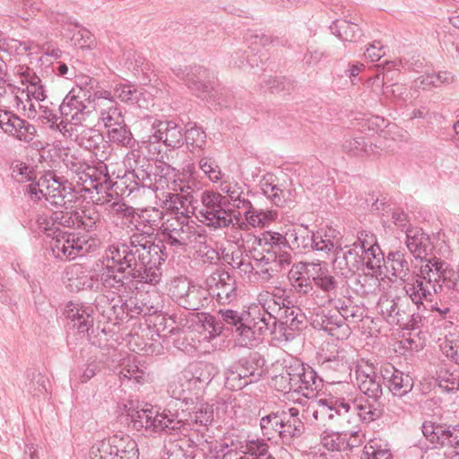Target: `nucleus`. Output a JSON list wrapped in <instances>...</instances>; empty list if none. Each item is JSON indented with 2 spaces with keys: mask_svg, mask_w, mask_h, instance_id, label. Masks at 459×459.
I'll return each instance as SVG.
<instances>
[{
  "mask_svg": "<svg viewBox=\"0 0 459 459\" xmlns=\"http://www.w3.org/2000/svg\"><path fill=\"white\" fill-rule=\"evenodd\" d=\"M449 264L439 258H429L420 266L415 275L403 280L404 297L420 308L423 300H431L434 294L442 290V285L450 278Z\"/></svg>",
  "mask_w": 459,
  "mask_h": 459,
  "instance_id": "f257e3e1",
  "label": "nucleus"
},
{
  "mask_svg": "<svg viewBox=\"0 0 459 459\" xmlns=\"http://www.w3.org/2000/svg\"><path fill=\"white\" fill-rule=\"evenodd\" d=\"M221 323L235 327L236 341L243 347H255L264 335L265 325L271 317L261 307L260 303L252 305L247 311L238 312L231 308H220L217 312Z\"/></svg>",
  "mask_w": 459,
  "mask_h": 459,
  "instance_id": "f03ea898",
  "label": "nucleus"
},
{
  "mask_svg": "<svg viewBox=\"0 0 459 459\" xmlns=\"http://www.w3.org/2000/svg\"><path fill=\"white\" fill-rule=\"evenodd\" d=\"M257 300L272 321L269 325H265L267 329L264 330V334L273 333L279 330L286 341L294 339L296 333L303 327L305 321V315L300 308L290 306V301L287 299L269 292L260 293Z\"/></svg>",
  "mask_w": 459,
  "mask_h": 459,
  "instance_id": "7ed1b4c3",
  "label": "nucleus"
},
{
  "mask_svg": "<svg viewBox=\"0 0 459 459\" xmlns=\"http://www.w3.org/2000/svg\"><path fill=\"white\" fill-rule=\"evenodd\" d=\"M66 168L74 174V180L81 188L79 192L91 193L96 191L97 197L91 196L96 204H105L113 198V194L108 190L113 187V183L107 172V166H90L75 157L65 160Z\"/></svg>",
  "mask_w": 459,
  "mask_h": 459,
  "instance_id": "20e7f679",
  "label": "nucleus"
},
{
  "mask_svg": "<svg viewBox=\"0 0 459 459\" xmlns=\"http://www.w3.org/2000/svg\"><path fill=\"white\" fill-rule=\"evenodd\" d=\"M163 248L174 252H186L205 241V235L199 232L194 221L186 219H168L160 226Z\"/></svg>",
  "mask_w": 459,
  "mask_h": 459,
  "instance_id": "39448f33",
  "label": "nucleus"
},
{
  "mask_svg": "<svg viewBox=\"0 0 459 459\" xmlns=\"http://www.w3.org/2000/svg\"><path fill=\"white\" fill-rule=\"evenodd\" d=\"M280 380L287 383L282 391L300 393L307 399L316 396L321 384V379L315 370L299 360H293L286 365L285 372L280 377Z\"/></svg>",
  "mask_w": 459,
  "mask_h": 459,
  "instance_id": "423d86ee",
  "label": "nucleus"
},
{
  "mask_svg": "<svg viewBox=\"0 0 459 459\" xmlns=\"http://www.w3.org/2000/svg\"><path fill=\"white\" fill-rule=\"evenodd\" d=\"M201 208L196 217L207 227L218 230L233 224L232 211L226 209V197L219 192L205 190L201 195Z\"/></svg>",
  "mask_w": 459,
  "mask_h": 459,
  "instance_id": "0eeeda50",
  "label": "nucleus"
},
{
  "mask_svg": "<svg viewBox=\"0 0 459 459\" xmlns=\"http://www.w3.org/2000/svg\"><path fill=\"white\" fill-rule=\"evenodd\" d=\"M91 100L82 89H72L64 98L59 111L62 120L56 126L60 133L83 124L91 112Z\"/></svg>",
  "mask_w": 459,
  "mask_h": 459,
  "instance_id": "6e6552de",
  "label": "nucleus"
},
{
  "mask_svg": "<svg viewBox=\"0 0 459 459\" xmlns=\"http://www.w3.org/2000/svg\"><path fill=\"white\" fill-rule=\"evenodd\" d=\"M51 179L52 181L44 178L36 183L27 185L25 192L29 198L34 202L45 198L51 205L61 207L72 203L74 195L71 184L56 176L51 177Z\"/></svg>",
  "mask_w": 459,
  "mask_h": 459,
  "instance_id": "1a4fd4ad",
  "label": "nucleus"
},
{
  "mask_svg": "<svg viewBox=\"0 0 459 459\" xmlns=\"http://www.w3.org/2000/svg\"><path fill=\"white\" fill-rule=\"evenodd\" d=\"M128 415L133 428L138 431L144 429L153 432L172 434L182 426L178 420V415L169 411L160 412L153 407L132 410Z\"/></svg>",
  "mask_w": 459,
  "mask_h": 459,
  "instance_id": "9d476101",
  "label": "nucleus"
},
{
  "mask_svg": "<svg viewBox=\"0 0 459 459\" xmlns=\"http://www.w3.org/2000/svg\"><path fill=\"white\" fill-rule=\"evenodd\" d=\"M90 455L91 459H138L139 453L130 436L116 434L95 443Z\"/></svg>",
  "mask_w": 459,
  "mask_h": 459,
  "instance_id": "9b49d317",
  "label": "nucleus"
},
{
  "mask_svg": "<svg viewBox=\"0 0 459 459\" xmlns=\"http://www.w3.org/2000/svg\"><path fill=\"white\" fill-rule=\"evenodd\" d=\"M78 229L94 232L99 242L111 244L121 237V230L117 225L108 223L92 205L77 210Z\"/></svg>",
  "mask_w": 459,
  "mask_h": 459,
  "instance_id": "f8f14e48",
  "label": "nucleus"
},
{
  "mask_svg": "<svg viewBox=\"0 0 459 459\" xmlns=\"http://www.w3.org/2000/svg\"><path fill=\"white\" fill-rule=\"evenodd\" d=\"M152 134L143 135L141 147L150 149L152 144L162 142L166 146L179 148L184 143L183 128L173 120L153 119L151 121Z\"/></svg>",
  "mask_w": 459,
  "mask_h": 459,
  "instance_id": "ddd939ff",
  "label": "nucleus"
},
{
  "mask_svg": "<svg viewBox=\"0 0 459 459\" xmlns=\"http://www.w3.org/2000/svg\"><path fill=\"white\" fill-rule=\"evenodd\" d=\"M21 76L22 95L26 105V116L30 119H35L38 116V108H41V101L47 98L45 87L41 79L29 67L20 66L17 72Z\"/></svg>",
  "mask_w": 459,
  "mask_h": 459,
  "instance_id": "4468645a",
  "label": "nucleus"
},
{
  "mask_svg": "<svg viewBox=\"0 0 459 459\" xmlns=\"http://www.w3.org/2000/svg\"><path fill=\"white\" fill-rule=\"evenodd\" d=\"M53 255L61 260H72L93 251V245L83 237L60 231L50 242Z\"/></svg>",
  "mask_w": 459,
  "mask_h": 459,
  "instance_id": "2eb2a0df",
  "label": "nucleus"
},
{
  "mask_svg": "<svg viewBox=\"0 0 459 459\" xmlns=\"http://www.w3.org/2000/svg\"><path fill=\"white\" fill-rule=\"evenodd\" d=\"M262 372L255 359L243 358L226 370L225 384L230 389L240 390L251 383L257 382Z\"/></svg>",
  "mask_w": 459,
  "mask_h": 459,
  "instance_id": "dca6fc26",
  "label": "nucleus"
},
{
  "mask_svg": "<svg viewBox=\"0 0 459 459\" xmlns=\"http://www.w3.org/2000/svg\"><path fill=\"white\" fill-rule=\"evenodd\" d=\"M381 379L383 378L377 374L373 363L365 359L358 362L355 368L356 384L361 393L375 402H377L383 394Z\"/></svg>",
  "mask_w": 459,
  "mask_h": 459,
  "instance_id": "f3484780",
  "label": "nucleus"
},
{
  "mask_svg": "<svg viewBox=\"0 0 459 459\" xmlns=\"http://www.w3.org/2000/svg\"><path fill=\"white\" fill-rule=\"evenodd\" d=\"M210 297L219 304L229 305L238 298L236 280L225 271H217L207 279Z\"/></svg>",
  "mask_w": 459,
  "mask_h": 459,
  "instance_id": "a211bd4d",
  "label": "nucleus"
},
{
  "mask_svg": "<svg viewBox=\"0 0 459 459\" xmlns=\"http://www.w3.org/2000/svg\"><path fill=\"white\" fill-rule=\"evenodd\" d=\"M422 433L424 437L433 445L441 446H450L456 450L453 456L459 455V426H444L432 421H425L422 424Z\"/></svg>",
  "mask_w": 459,
  "mask_h": 459,
  "instance_id": "6ab92c4d",
  "label": "nucleus"
},
{
  "mask_svg": "<svg viewBox=\"0 0 459 459\" xmlns=\"http://www.w3.org/2000/svg\"><path fill=\"white\" fill-rule=\"evenodd\" d=\"M309 266L308 272L312 282L317 289L327 294L326 299L319 305L330 304L333 301V295L335 296L339 289L340 281L330 273L327 264L324 262L311 263Z\"/></svg>",
  "mask_w": 459,
  "mask_h": 459,
  "instance_id": "aec40b11",
  "label": "nucleus"
},
{
  "mask_svg": "<svg viewBox=\"0 0 459 459\" xmlns=\"http://www.w3.org/2000/svg\"><path fill=\"white\" fill-rule=\"evenodd\" d=\"M173 173V168L166 163L158 167V171L152 175L146 169L142 168L134 169L128 172V178H132L135 186L134 188L142 186L148 187L157 192L160 189H164L167 183V178Z\"/></svg>",
  "mask_w": 459,
  "mask_h": 459,
  "instance_id": "412c9836",
  "label": "nucleus"
},
{
  "mask_svg": "<svg viewBox=\"0 0 459 459\" xmlns=\"http://www.w3.org/2000/svg\"><path fill=\"white\" fill-rule=\"evenodd\" d=\"M196 199L189 194L178 192H169L164 194L162 207L177 216L173 219H186L190 221L195 214V203Z\"/></svg>",
  "mask_w": 459,
  "mask_h": 459,
  "instance_id": "4be33fe9",
  "label": "nucleus"
},
{
  "mask_svg": "<svg viewBox=\"0 0 459 459\" xmlns=\"http://www.w3.org/2000/svg\"><path fill=\"white\" fill-rule=\"evenodd\" d=\"M312 325L314 327L327 332L337 340H345L351 334V328L343 322V318L336 311H322L315 315Z\"/></svg>",
  "mask_w": 459,
  "mask_h": 459,
  "instance_id": "5701e85b",
  "label": "nucleus"
},
{
  "mask_svg": "<svg viewBox=\"0 0 459 459\" xmlns=\"http://www.w3.org/2000/svg\"><path fill=\"white\" fill-rule=\"evenodd\" d=\"M380 375L394 396L403 397L413 388L414 383L411 376L396 369L390 363L381 366Z\"/></svg>",
  "mask_w": 459,
  "mask_h": 459,
  "instance_id": "b1692460",
  "label": "nucleus"
},
{
  "mask_svg": "<svg viewBox=\"0 0 459 459\" xmlns=\"http://www.w3.org/2000/svg\"><path fill=\"white\" fill-rule=\"evenodd\" d=\"M165 187L170 191H180L194 195L202 189V183L198 179L194 164H188L178 175H176L173 169V173L167 178Z\"/></svg>",
  "mask_w": 459,
  "mask_h": 459,
  "instance_id": "393cba45",
  "label": "nucleus"
},
{
  "mask_svg": "<svg viewBox=\"0 0 459 459\" xmlns=\"http://www.w3.org/2000/svg\"><path fill=\"white\" fill-rule=\"evenodd\" d=\"M302 410V418L310 424L326 426L336 417V411L326 399L306 401Z\"/></svg>",
  "mask_w": 459,
  "mask_h": 459,
  "instance_id": "a878e982",
  "label": "nucleus"
},
{
  "mask_svg": "<svg viewBox=\"0 0 459 459\" xmlns=\"http://www.w3.org/2000/svg\"><path fill=\"white\" fill-rule=\"evenodd\" d=\"M161 256L152 255L147 260L136 259L135 265H133L128 273L138 282L156 285L161 280V270L157 262L164 260Z\"/></svg>",
  "mask_w": 459,
  "mask_h": 459,
  "instance_id": "bb28decb",
  "label": "nucleus"
},
{
  "mask_svg": "<svg viewBox=\"0 0 459 459\" xmlns=\"http://www.w3.org/2000/svg\"><path fill=\"white\" fill-rule=\"evenodd\" d=\"M106 267L117 269L118 273L128 272L135 265L136 258L126 244H111L106 251Z\"/></svg>",
  "mask_w": 459,
  "mask_h": 459,
  "instance_id": "cd10ccee",
  "label": "nucleus"
},
{
  "mask_svg": "<svg viewBox=\"0 0 459 459\" xmlns=\"http://www.w3.org/2000/svg\"><path fill=\"white\" fill-rule=\"evenodd\" d=\"M65 315L79 333H88L93 326V308L90 306L70 301L65 308Z\"/></svg>",
  "mask_w": 459,
  "mask_h": 459,
  "instance_id": "c85d7f7f",
  "label": "nucleus"
},
{
  "mask_svg": "<svg viewBox=\"0 0 459 459\" xmlns=\"http://www.w3.org/2000/svg\"><path fill=\"white\" fill-rule=\"evenodd\" d=\"M181 423L176 431L184 432L189 429L198 430L199 427H207L213 421V405L207 403H200L189 411L186 419H178Z\"/></svg>",
  "mask_w": 459,
  "mask_h": 459,
  "instance_id": "c756f323",
  "label": "nucleus"
},
{
  "mask_svg": "<svg viewBox=\"0 0 459 459\" xmlns=\"http://www.w3.org/2000/svg\"><path fill=\"white\" fill-rule=\"evenodd\" d=\"M63 135L75 141L81 147L89 151L94 152L103 144V135L100 131L85 126L83 124L68 129V132L63 133Z\"/></svg>",
  "mask_w": 459,
  "mask_h": 459,
  "instance_id": "7c9ffc66",
  "label": "nucleus"
},
{
  "mask_svg": "<svg viewBox=\"0 0 459 459\" xmlns=\"http://www.w3.org/2000/svg\"><path fill=\"white\" fill-rule=\"evenodd\" d=\"M406 247L416 259L424 264L429 260L427 256L431 251V242L427 234L418 228L406 229Z\"/></svg>",
  "mask_w": 459,
  "mask_h": 459,
  "instance_id": "2f4dec72",
  "label": "nucleus"
},
{
  "mask_svg": "<svg viewBox=\"0 0 459 459\" xmlns=\"http://www.w3.org/2000/svg\"><path fill=\"white\" fill-rule=\"evenodd\" d=\"M346 251L340 256L336 254L335 264L344 278H350L363 265L362 251L354 243L345 247Z\"/></svg>",
  "mask_w": 459,
  "mask_h": 459,
  "instance_id": "473e14b6",
  "label": "nucleus"
},
{
  "mask_svg": "<svg viewBox=\"0 0 459 459\" xmlns=\"http://www.w3.org/2000/svg\"><path fill=\"white\" fill-rule=\"evenodd\" d=\"M69 286L73 290H100L98 274L91 273L81 264L71 265L67 272Z\"/></svg>",
  "mask_w": 459,
  "mask_h": 459,
  "instance_id": "72a5a7b5",
  "label": "nucleus"
},
{
  "mask_svg": "<svg viewBox=\"0 0 459 459\" xmlns=\"http://www.w3.org/2000/svg\"><path fill=\"white\" fill-rule=\"evenodd\" d=\"M132 219L136 231L152 236L158 228L160 229V224L163 219V212L153 207L146 208L140 213L134 214V218Z\"/></svg>",
  "mask_w": 459,
  "mask_h": 459,
  "instance_id": "f704fd0d",
  "label": "nucleus"
},
{
  "mask_svg": "<svg viewBox=\"0 0 459 459\" xmlns=\"http://www.w3.org/2000/svg\"><path fill=\"white\" fill-rule=\"evenodd\" d=\"M150 237L142 232L134 233L130 237L128 249L136 259L146 261L149 256L158 255L159 253L164 255L161 247L155 245Z\"/></svg>",
  "mask_w": 459,
  "mask_h": 459,
  "instance_id": "c9c22d12",
  "label": "nucleus"
},
{
  "mask_svg": "<svg viewBox=\"0 0 459 459\" xmlns=\"http://www.w3.org/2000/svg\"><path fill=\"white\" fill-rule=\"evenodd\" d=\"M121 307L132 318L138 316H150L158 312V307L151 303L147 293H138L135 297H130L122 303Z\"/></svg>",
  "mask_w": 459,
  "mask_h": 459,
  "instance_id": "e433bc0d",
  "label": "nucleus"
},
{
  "mask_svg": "<svg viewBox=\"0 0 459 459\" xmlns=\"http://www.w3.org/2000/svg\"><path fill=\"white\" fill-rule=\"evenodd\" d=\"M287 247L299 252L310 251L313 245L314 232L308 227L297 225L286 231Z\"/></svg>",
  "mask_w": 459,
  "mask_h": 459,
  "instance_id": "4c0bfd02",
  "label": "nucleus"
},
{
  "mask_svg": "<svg viewBox=\"0 0 459 459\" xmlns=\"http://www.w3.org/2000/svg\"><path fill=\"white\" fill-rule=\"evenodd\" d=\"M321 366L333 382H342L351 375V367L347 359L339 353L324 359Z\"/></svg>",
  "mask_w": 459,
  "mask_h": 459,
  "instance_id": "58836bf2",
  "label": "nucleus"
},
{
  "mask_svg": "<svg viewBox=\"0 0 459 459\" xmlns=\"http://www.w3.org/2000/svg\"><path fill=\"white\" fill-rule=\"evenodd\" d=\"M210 303V292L208 289L199 285L191 284L187 294L181 306L187 310H200Z\"/></svg>",
  "mask_w": 459,
  "mask_h": 459,
  "instance_id": "ea45409f",
  "label": "nucleus"
},
{
  "mask_svg": "<svg viewBox=\"0 0 459 459\" xmlns=\"http://www.w3.org/2000/svg\"><path fill=\"white\" fill-rule=\"evenodd\" d=\"M394 316L391 318V324L403 328L413 327L412 321L415 320L412 303L408 297L397 296V304Z\"/></svg>",
  "mask_w": 459,
  "mask_h": 459,
  "instance_id": "a19ab883",
  "label": "nucleus"
},
{
  "mask_svg": "<svg viewBox=\"0 0 459 459\" xmlns=\"http://www.w3.org/2000/svg\"><path fill=\"white\" fill-rule=\"evenodd\" d=\"M96 105L99 110V119L103 123L105 128L119 126L125 121L122 110L116 100L97 103Z\"/></svg>",
  "mask_w": 459,
  "mask_h": 459,
  "instance_id": "79ce46f5",
  "label": "nucleus"
},
{
  "mask_svg": "<svg viewBox=\"0 0 459 459\" xmlns=\"http://www.w3.org/2000/svg\"><path fill=\"white\" fill-rule=\"evenodd\" d=\"M185 370L186 377H194L201 385L200 388H205L216 374L214 366L204 361L193 363Z\"/></svg>",
  "mask_w": 459,
  "mask_h": 459,
  "instance_id": "37998d69",
  "label": "nucleus"
},
{
  "mask_svg": "<svg viewBox=\"0 0 459 459\" xmlns=\"http://www.w3.org/2000/svg\"><path fill=\"white\" fill-rule=\"evenodd\" d=\"M394 66L395 62H385V65L383 66V73H382V86H383V93L386 96H393L394 98L402 100V101H407L410 99V92L407 89V87L403 84L399 83H393L388 85L386 82H385V77L387 76L388 72H390V66ZM381 74L378 73L375 80L380 79Z\"/></svg>",
  "mask_w": 459,
  "mask_h": 459,
  "instance_id": "c03bdc74",
  "label": "nucleus"
},
{
  "mask_svg": "<svg viewBox=\"0 0 459 459\" xmlns=\"http://www.w3.org/2000/svg\"><path fill=\"white\" fill-rule=\"evenodd\" d=\"M332 32L344 41L355 42L362 36L359 26L347 20H336L330 26Z\"/></svg>",
  "mask_w": 459,
  "mask_h": 459,
  "instance_id": "a18cd8bd",
  "label": "nucleus"
},
{
  "mask_svg": "<svg viewBox=\"0 0 459 459\" xmlns=\"http://www.w3.org/2000/svg\"><path fill=\"white\" fill-rule=\"evenodd\" d=\"M245 221L253 228H264L278 217L275 210H263L251 206L244 212Z\"/></svg>",
  "mask_w": 459,
  "mask_h": 459,
  "instance_id": "49530a36",
  "label": "nucleus"
},
{
  "mask_svg": "<svg viewBox=\"0 0 459 459\" xmlns=\"http://www.w3.org/2000/svg\"><path fill=\"white\" fill-rule=\"evenodd\" d=\"M352 412L365 423L372 422L381 416V409L377 405V402H369L363 398L352 402Z\"/></svg>",
  "mask_w": 459,
  "mask_h": 459,
  "instance_id": "de8ad7c7",
  "label": "nucleus"
},
{
  "mask_svg": "<svg viewBox=\"0 0 459 459\" xmlns=\"http://www.w3.org/2000/svg\"><path fill=\"white\" fill-rule=\"evenodd\" d=\"M208 72L202 66H195L186 74L184 81L187 87L196 93L206 92L210 89L209 82H206Z\"/></svg>",
  "mask_w": 459,
  "mask_h": 459,
  "instance_id": "09e8293b",
  "label": "nucleus"
},
{
  "mask_svg": "<svg viewBox=\"0 0 459 459\" xmlns=\"http://www.w3.org/2000/svg\"><path fill=\"white\" fill-rule=\"evenodd\" d=\"M387 268L395 277L404 280L410 276V264L406 255L401 251L391 252L387 255Z\"/></svg>",
  "mask_w": 459,
  "mask_h": 459,
  "instance_id": "8fccbe9b",
  "label": "nucleus"
},
{
  "mask_svg": "<svg viewBox=\"0 0 459 459\" xmlns=\"http://www.w3.org/2000/svg\"><path fill=\"white\" fill-rule=\"evenodd\" d=\"M222 191L228 195L229 202L236 209L247 211L253 205L247 198L248 192L238 184H229L222 187Z\"/></svg>",
  "mask_w": 459,
  "mask_h": 459,
  "instance_id": "3c124183",
  "label": "nucleus"
},
{
  "mask_svg": "<svg viewBox=\"0 0 459 459\" xmlns=\"http://www.w3.org/2000/svg\"><path fill=\"white\" fill-rule=\"evenodd\" d=\"M282 422L281 424V430H279V437L285 444H290L293 438L299 437L305 427L301 420L287 419L284 415H281Z\"/></svg>",
  "mask_w": 459,
  "mask_h": 459,
  "instance_id": "603ef678",
  "label": "nucleus"
},
{
  "mask_svg": "<svg viewBox=\"0 0 459 459\" xmlns=\"http://www.w3.org/2000/svg\"><path fill=\"white\" fill-rule=\"evenodd\" d=\"M343 152L351 157L362 158L368 154L370 145H368L363 136H345L342 144Z\"/></svg>",
  "mask_w": 459,
  "mask_h": 459,
  "instance_id": "864d4df0",
  "label": "nucleus"
},
{
  "mask_svg": "<svg viewBox=\"0 0 459 459\" xmlns=\"http://www.w3.org/2000/svg\"><path fill=\"white\" fill-rule=\"evenodd\" d=\"M97 276L99 278L100 287L101 286L103 289L108 290L113 293L119 291L124 286V273H118L117 269L105 267Z\"/></svg>",
  "mask_w": 459,
  "mask_h": 459,
  "instance_id": "5fc2aeb1",
  "label": "nucleus"
},
{
  "mask_svg": "<svg viewBox=\"0 0 459 459\" xmlns=\"http://www.w3.org/2000/svg\"><path fill=\"white\" fill-rule=\"evenodd\" d=\"M21 92H22V88L13 84L10 85L4 99L0 104L4 108L3 109L10 110L13 112H26L25 101Z\"/></svg>",
  "mask_w": 459,
  "mask_h": 459,
  "instance_id": "6e6d98bb",
  "label": "nucleus"
},
{
  "mask_svg": "<svg viewBox=\"0 0 459 459\" xmlns=\"http://www.w3.org/2000/svg\"><path fill=\"white\" fill-rule=\"evenodd\" d=\"M361 459H393L387 445L377 439H371L363 449Z\"/></svg>",
  "mask_w": 459,
  "mask_h": 459,
  "instance_id": "4d7b16f0",
  "label": "nucleus"
},
{
  "mask_svg": "<svg viewBox=\"0 0 459 459\" xmlns=\"http://www.w3.org/2000/svg\"><path fill=\"white\" fill-rule=\"evenodd\" d=\"M9 135L20 142L31 143L37 136V129L34 125L19 117Z\"/></svg>",
  "mask_w": 459,
  "mask_h": 459,
  "instance_id": "13d9d810",
  "label": "nucleus"
},
{
  "mask_svg": "<svg viewBox=\"0 0 459 459\" xmlns=\"http://www.w3.org/2000/svg\"><path fill=\"white\" fill-rule=\"evenodd\" d=\"M258 247H266L271 250H279L281 247H287V235H282L275 231H264L260 238L252 236Z\"/></svg>",
  "mask_w": 459,
  "mask_h": 459,
  "instance_id": "bf43d9fd",
  "label": "nucleus"
},
{
  "mask_svg": "<svg viewBox=\"0 0 459 459\" xmlns=\"http://www.w3.org/2000/svg\"><path fill=\"white\" fill-rule=\"evenodd\" d=\"M268 448L267 443L263 439L250 440L242 453L247 459H275Z\"/></svg>",
  "mask_w": 459,
  "mask_h": 459,
  "instance_id": "052dcab7",
  "label": "nucleus"
},
{
  "mask_svg": "<svg viewBox=\"0 0 459 459\" xmlns=\"http://www.w3.org/2000/svg\"><path fill=\"white\" fill-rule=\"evenodd\" d=\"M108 135L111 142L119 145L131 147L133 145V136L129 128L124 121L119 126H115L108 128Z\"/></svg>",
  "mask_w": 459,
  "mask_h": 459,
  "instance_id": "680f3d73",
  "label": "nucleus"
},
{
  "mask_svg": "<svg viewBox=\"0 0 459 459\" xmlns=\"http://www.w3.org/2000/svg\"><path fill=\"white\" fill-rule=\"evenodd\" d=\"M281 422L282 420L281 419L279 411L271 412L268 415L262 417L260 420V427L263 435L268 439L273 438L274 434L279 435Z\"/></svg>",
  "mask_w": 459,
  "mask_h": 459,
  "instance_id": "e2e57ef3",
  "label": "nucleus"
},
{
  "mask_svg": "<svg viewBox=\"0 0 459 459\" xmlns=\"http://www.w3.org/2000/svg\"><path fill=\"white\" fill-rule=\"evenodd\" d=\"M37 229L52 238L61 231L56 225V220L55 219L54 212H43L37 215L36 218Z\"/></svg>",
  "mask_w": 459,
  "mask_h": 459,
  "instance_id": "0e129e2a",
  "label": "nucleus"
},
{
  "mask_svg": "<svg viewBox=\"0 0 459 459\" xmlns=\"http://www.w3.org/2000/svg\"><path fill=\"white\" fill-rule=\"evenodd\" d=\"M184 141L193 149H204L206 143V134L195 124H188V127L184 132Z\"/></svg>",
  "mask_w": 459,
  "mask_h": 459,
  "instance_id": "69168bd1",
  "label": "nucleus"
},
{
  "mask_svg": "<svg viewBox=\"0 0 459 459\" xmlns=\"http://www.w3.org/2000/svg\"><path fill=\"white\" fill-rule=\"evenodd\" d=\"M141 92L137 91V89L134 85L119 83L117 84L114 88V96L116 99H118L122 102L126 103H138L141 107L140 96Z\"/></svg>",
  "mask_w": 459,
  "mask_h": 459,
  "instance_id": "338daca9",
  "label": "nucleus"
},
{
  "mask_svg": "<svg viewBox=\"0 0 459 459\" xmlns=\"http://www.w3.org/2000/svg\"><path fill=\"white\" fill-rule=\"evenodd\" d=\"M187 378L186 372L184 370L171 380L169 385V393L173 398L178 400L187 399Z\"/></svg>",
  "mask_w": 459,
  "mask_h": 459,
  "instance_id": "774afa93",
  "label": "nucleus"
}]
</instances>
